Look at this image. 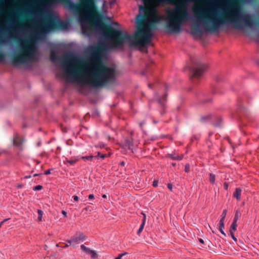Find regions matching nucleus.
Listing matches in <instances>:
<instances>
[{
    "mask_svg": "<svg viewBox=\"0 0 259 259\" xmlns=\"http://www.w3.org/2000/svg\"><path fill=\"white\" fill-rule=\"evenodd\" d=\"M105 52L97 49L90 57V62L81 64L75 56L67 58L62 63L66 80L80 85H90L93 87L104 86L115 77V70L105 66L103 60Z\"/></svg>",
    "mask_w": 259,
    "mask_h": 259,
    "instance_id": "f257e3e1",
    "label": "nucleus"
},
{
    "mask_svg": "<svg viewBox=\"0 0 259 259\" xmlns=\"http://www.w3.org/2000/svg\"><path fill=\"white\" fill-rule=\"evenodd\" d=\"M162 19V16L158 13L157 8L155 7H150L146 17L142 21V27L137 29L132 35H129L126 32L120 30L109 33L100 20H97L95 24L98 29L101 31L103 36L113 44L112 48H120L126 43H128L131 47L141 48L150 42L156 24Z\"/></svg>",
    "mask_w": 259,
    "mask_h": 259,
    "instance_id": "f03ea898",
    "label": "nucleus"
},
{
    "mask_svg": "<svg viewBox=\"0 0 259 259\" xmlns=\"http://www.w3.org/2000/svg\"><path fill=\"white\" fill-rule=\"evenodd\" d=\"M223 10L224 16L214 10L211 5L208 8L202 7L198 9L200 15L197 17V20L202 23L205 30L209 31H217L222 26L227 24H234V27L239 29L247 27L253 29L257 25L253 16L243 13L240 7L237 6Z\"/></svg>",
    "mask_w": 259,
    "mask_h": 259,
    "instance_id": "7ed1b4c3",
    "label": "nucleus"
},
{
    "mask_svg": "<svg viewBox=\"0 0 259 259\" xmlns=\"http://www.w3.org/2000/svg\"><path fill=\"white\" fill-rule=\"evenodd\" d=\"M165 18L166 26L170 33H179L183 25L190 19V15L185 3H182L181 7L176 5L173 9L167 11Z\"/></svg>",
    "mask_w": 259,
    "mask_h": 259,
    "instance_id": "20e7f679",
    "label": "nucleus"
},
{
    "mask_svg": "<svg viewBox=\"0 0 259 259\" xmlns=\"http://www.w3.org/2000/svg\"><path fill=\"white\" fill-rule=\"evenodd\" d=\"M80 5L70 2L66 7L75 12L80 10L78 16V21L83 33L88 32L90 27L91 21L96 11V7L94 0H80Z\"/></svg>",
    "mask_w": 259,
    "mask_h": 259,
    "instance_id": "39448f33",
    "label": "nucleus"
},
{
    "mask_svg": "<svg viewBox=\"0 0 259 259\" xmlns=\"http://www.w3.org/2000/svg\"><path fill=\"white\" fill-rule=\"evenodd\" d=\"M39 57L37 41L32 36H29L19 42V52L17 57L19 63L30 64L36 61Z\"/></svg>",
    "mask_w": 259,
    "mask_h": 259,
    "instance_id": "423d86ee",
    "label": "nucleus"
},
{
    "mask_svg": "<svg viewBox=\"0 0 259 259\" xmlns=\"http://www.w3.org/2000/svg\"><path fill=\"white\" fill-rule=\"evenodd\" d=\"M36 22L37 24L35 25V29L38 31V35L46 34L53 31L55 29L57 23L63 30H67L69 25L68 23L65 22H57L55 18H51L50 20L46 21L43 20L41 18H38Z\"/></svg>",
    "mask_w": 259,
    "mask_h": 259,
    "instance_id": "0eeeda50",
    "label": "nucleus"
},
{
    "mask_svg": "<svg viewBox=\"0 0 259 259\" xmlns=\"http://www.w3.org/2000/svg\"><path fill=\"white\" fill-rule=\"evenodd\" d=\"M207 68V66L205 64H198L193 70L192 76L196 78L200 77Z\"/></svg>",
    "mask_w": 259,
    "mask_h": 259,
    "instance_id": "6e6552de",
    "label": "nucleus"
},
{
    "mask_svg": "<svg viewBox=\"0 0 259 259\" xmlns=\"http://www.w3.org/2000/svg\"><path fill=\"white\" fill-rule=\"evenodd\" d=\"M144 3L151 1L155 6H159L164 3L175 4L171 0H141Z\"/></svg>",
    "mask_w": 259,
    "mask_h": 259,
    "instance_id": "1a4fd4ad",
    "label": "nucleus"
},
{
    "mask_svg": "<svg viewBox=\"0 0 259 259\" xmlns=\"http://www.w3.org/2000/svg\"><path fill=\"white\" fill-rule=\"evenodd\" d=\"M84 239V236L82 234H80L78 236H74L69 240L68 243L70 244H74V243H78L79 241Z\"/></svg>",
    "mask_w": 259,
    "mask_h": 259,
    "instance_id": "9d476101",
    "label": "nucleus"
},
{
    "mask_svg": "<svg viewBox=\"0 0 259 259\" xmlns=\"http://www.w3.org/2000/svg\"><path fill=\"white\" fill-rule=\"evenodd\" d=\"M12 23L10 25V27L12 28L17 29L19 27L17 17L15 14H14L11 18Z\"/></svg>",
    "mask_w": 259,
    "mask_h": 259,
    "instance_id": "9b49d317",
    "label": "nucleus"
},
{
    "mask_svg": "<svg viewBox=\"0 0 259 259\" xmlns=\"http://www.w3.org/2000/svg\"><path fill=\"white\" fill-rule=\"evenodd\" d=\"M50 59L53 62H56L58 60V52L56 50H52L51 52Z\"/></svg>",
    "mask_w": 259,
    "mask_h": 259,
    "instance_id": "f8f14e48",
    "label": "nucleus"
},
{
    "mask_svg": "<svg viewBox=\"0 0 259 259\" xmlns=\"http://www.w3.org/2000/svg\"><path fill=\"white\" fill-rule=\"evenodd\" d=\"M241 192V189L240 188H237L235 189V191L233 193L234 197H235L238 201L240 200Z\"/></svg>",
    "mask_w": 259,
    "mask_h": 259,
    "instance_id": "ddd939ff",
    "label": "nucleus"
},
{
    "mask_svg": "<svg viewBox=\"0 0 259 259\" xmlns=\"http://www.w3.org/2000/svg\"><path fill=\"white\" fill-rule=\"evenodd\" d=\"M79 158L80 157L79 156L73 157L69 160H66V162L68 163L71 165H74L79 160Z\"/></svg>",
    "mask_w": 259,
    "mask_h": 259,
    "instance_id": "4468645a",
    "label": "nucleus"
},
{
    "mask_svg": "<svg viewBox=\"0 0 259 259\" xmlns=\"http://www.w3.org/2000/svg\"><path fill=\"white\" fill-rule=\"evenodd\" d=\"M224 228H225L224 222H223L222 221H220L219 226V231L223 235H224L225 236L226 234L223 230Z\"/></svg>",
    "mask_w": 259,
    "mask_h": 259,
    "instance_id": "2eb2a0df",
    "label": "nucleus"
},
{
    "mask_svg": "<svg viewBox=\"0 0 259 259\" xmlns=\"http://www.w3.org/2000/svg\"><path fill=\"white\" fill-rule=\"evenodd\" d=\"M145 221H146V215L145 214H144V218H143V222H142V224L141 225V226L137 232V234L138 235H140V234L143 231L144 226L145 224Z\"/></svg>",
    "mask_w": 259,
    "mask_h": 259,
    "instance_id": "dca6fc26",
    "label": "nucleus"
},
{
    "mask_svg": "<svg viewBox=\"0 0 259 259\" xmlns=\"http://www.w3.org/2000/svg\"><path fill=\"white\" fill-rule=\"evenodd\" d=\"M237 226V224L236 222H233L232 224L231 225L230 229V233H234L236 230V228Z\"/></svg>",
    "mask_w": 259,
    "mask_h": 259,
    "instance_id": "f3484780",
    "label": "nucleus"
},
{
    "mask_svg": "<svg viewBox=\"0 0 259 259\" xmlns=\"http://www.w3.org/2000/svg\"><path fill=\"white\" fill-rule=\"evenodd\" d=\"M14 144L15 145H19L20 144V138L18 135H16L13 140Z\"/></svg>",
    "mask_w": 259,
    "mask_h": 259,
    "instance_id": "a211bd4d",
    "label": "nucleus"
},
{
    "mask_svg": "<svg viewBox=\"0 0 259 259\" xmlns=\"http://www.w3.org/2000/svg\"><path fill=\"white\" fill-rule=\"evenodd\" d=\"M37 213H38L37 221L38 222H41L42 219L43 211L40 209H38Z\"/></svg>",
    "mask_w": 259,
    "mask_h": 259,
    "instance_id": "6ab92c4d",
    "label": "nucleus"
},
{
    "mask_svg": "<svg viewBox=\"0 0 259 259\" xmlns=\"http://www.w3.org/2000/svg\"><path fill=\"white\" fill-rule=\"evenodd\" d=\"M169 156L172 159H174V160H181L182 159V157L181 156H179V155H178L177 154H170L169 155Z\"/></svg>",
    "mask_w": 259,
    "mask_h": 259,
    "instance_id": "aec40b11",
    "label": "nucleus"
},
{
    "mask_svg": "<svg viewBox=\"0 0 259 259\" xmlns=\"http://www.w3.org/2000/svg\"><path fill=\"white\" fill-rule=\"evenodd\" d=\"M215 175L212 174L209 175V181L211 183L214 184L215 183Z\"/></svg>",
    "mask_w": 259,
    "mask_h": 259,
    "instance_id": "412c9836",
    "label": "nucleus"
},
{
    "mask_svg": "<svg viewBox=\"0 0 259 259\" xmlns=\"http://www.w3.org/2000/svg\"><path fill=\"white\" fill-rule=\"evenodd\" d=\"M240 215L241 214L240 212L238 210L236 211L235 217L234 218L233 222L237 223L238 218L240 216Z\"/></svg>",
    "mask_w": 259,
    "mask_h": 259,
    "instance_id": "4be33fe9",
    "label": "nucleus"
},
{
    "mask_svg": "<svg viewBox=\"0 0 259 259\" xmlns=\"http://www.w3.org/2000/svg\"><path fill=\"white\" fill-rule=\"evenodd\" d=\"M227 210L226 209H224L223 211V213L221 215V218L220 219V221H222L223 222H224V220H225V217L226 216V214H227Z\"/></svg>",
    "mask_w": 259,
    "mask_h": 259,
    "instance_id": "5701e85b",
    "label": "nucleus"
},
{
    "mask_svg": "<svg viewBox=\"0 0 259 259\" xmlns=\"http://www.w3.org/2000/svg\"><path fill=\"white\" fill-rule=\"evenodd\" d=\"M80 247L82 250L89 253H90V251H91L88 248L86 247L84 245H81L80 246Z\"/></svg>",
    "mask_w": 259,
    "mask_h": 259,
    "instance_id": "b1692460",
    "label": "nucleus"
},
{
    "mask_svg": "<svg viewBox=\"0 0 259 259\" xmlns=\"http://www.w3.org/2000/svg\"><path fill=\"white\" fill-rule=\"evenodd\" d=\"M80 158H81V159H87V160H92V159L94 158V156H82V157H81Z\"/></svg>",
    "mask_w": 259,
    "mask_h": 259,
    "instance_id": "393cba45",
    "label": "nucleus"
},
{
    "mask_svg": "<svg viewBox=\"0 0 259 259\" xmlns=\"http://www.w3.org/2000/svg\"><path fill=\"white\" fill-rule=\"evenodd\" d=\"M220 4L224 5H228L229 4V0H219Z\"/></svg>",
    "mask_w": 259,
    "mask_h": 259,
    "instance_id": "a878e982",
    "label": "nucleus"
},
{
    "mask_svg": "<svg viewBox=\"0 0 259 259\" xmlns=\"http://www.w3.org/2000/svg\"><path fill=\"white\" fill-rule=\"evenodd\" d=\"M89 253L91 255L92 258H95L97 256L96 252L95 251L91 250Z\"/></svg>",
    "mask_w": 259,
    "mask_h": 259,
    "instance_id": "bb28decb",
    "label": "nucleus"
},
{
    "mask_svg": "<svg viewBox=\"0 0 259 259\" xmlns=\"http://www.w3.org/2000/svg\"><path fill=\"white\" fill-rule=\"evenodd\" d=\"M42 187L41 185H37L33 188V190L34 191H38V190H41L42 189Z\"/></svg>",
    "mask_w": 259,
    "mask_h": 259,
    "instance_id": "cd10ccee",
    "label": "nucleus"
},
{
    "mask_svg": "<svg viewBox=\"0 0 259 259\" xmlns=\"http://www.w3.org/2000/svg\"><path fill=\"white\" fill-rule=\"evenodd\" d=\"M52 4H58L62 2V0H52Z\"/></svg>",
    "mask_w": 259,
    "mask_h": 259,
    "instance_id": "c85d7f7f",
    "label": "nucleus"
},
{
    "mask_svg": "<svg viewBox=\"0 0 259 259\" xmlns=\"http://www.w3.org/2000/svg\"><path fill=\"white\" fill-rule=\"evenodd\" d=\"M185 170L186 172H188L190 170V165L189 164H186L185 166Z\"/></svg>",
    "mask_w": 259,
    "mask_h": 259,
    "instance_id": "c756f323",
    "label": "nucleus"
},
{
    "mask_svg": "<svg viewBox=\"0 0 259 259\" xmlns=\"http://www.w3.org/2000/svg\"><path fill=\"white\" fill-rule=\"evenodd\" d=\"M230 234H231V237L232 238V239L235 241H237V238L234 236V233H230Z\"/></svg>",
    "mask_w": 259,
    "mask_h": 259,
    "instance_id": "7c9ffc66",
    "label": "nucleus"
},
{
    "mask_svg": "<svg viewBox=\"0 0 259 259\" xmlns=\"http://www.w3.org/2000/svg\"><path fill=\"white\" fill-rule=\"evenodd\" d=\"M73 199V200L74 201H77L78 200V197L76 195H74L73 197H72Z\"/></svg>",
    "mask_w": 259,
    "mask_h": 259,
    "instance_id": "2f4dec72",
    "label": "nucleus"
},
{
    "mask_svg": "<svg viewBox=\"0 0 259 259\" xmlns=\"http://www.w3.org/2000/svg\"><path fill=\"white\" fill-rule=\"evenodd\" d=\"M98 155L99 156L102 158H104L105 157V155L101 154L100 152L98 153Z\"/></svg>",
    "mask_w": 259,
    "mask_h": 259,
    "instance_id": "473e14b6",
    "label": "nucleus"
},
{
    "mask_svg": "<svg viewBox=\"0 0 259 259\" xmlns=\"http://www.w3.org/2000/svg\"><path fill=\"white\" fill-rule=\"evenodd\" d=\"M131 143L129 141V142H127L126 145H125V147H127V148L128 149L130 148V147H131Z\"/></svg>",
    "mask_w": 259,
    "mask_h": 259,
    "instance_id": "72a5a7b5",
    "label": "nucleus"
},
{
    "mask_svg": "<svg viewBox=\"0 0 259 259\" xmlns=\"http://www.w3.org/2000/svg\"><path fill=\"white\" fill-rule=\"evenodd\" d=\"M94 195L93 194H90L89 195V199L90 200H93L94 199Z\"/></svg>",
    "mask_w": 259,
    "mask_h": 259,
    "instance_id": "f704fd0d",
    "label": "nucleus"
},
{
    "mask_svg": "<svg viewBox=\"0 0 259 259\" xmlns=\"http://www.w3.org/2000/svg\"><path fill=\"white\" fill-rule=\"evenodd\" d=\"M50 172H51V170L48 169L44 172V174L46 175H48L50 174Z\"/></svg>",
    "mask_w": 259,
    "mask_h": 259,
    "instance_id": "c9c22d12",
    "label": "nucleus"
},
{
    "mask_svg": "<svg viewBox=\"0 0 259 259\" xmlns=\"http://www.w3.org/2000/svg\"><path fill=\"white\" fill-rule=\"evenodd\" d=\"M98 147L101 148H104L105 147V145L104 144H100L99 145H98Z\"/></svg>",
    "mask_w": 259,
    "mask_h": 259,
    "instance_id": "e433bc0d",
    "label": "nucleus"
},
{
    "mask_svg": "<svg viewBox=\"0 0 259 259\" xmlns=\"http://www.w3.org/2000/svg\"><path fill=\"white\" fill-rule=\"evenodd\" d=\"M168 188L171 191H172V186L170 184H169L168 185Z\"/></svg>",
    "mask_w": 259,
    "mask_h": 259,
    "instance_id": "4c0bfd02",
    "label": "nucleus"
},
{
    "mask_svg": "<svg viewBox=\"0 0 259 259\" xmlns=\"http://www.w3.org/2000/svg\"><path fill=\"white\" fill-rule=\"evenodd\" d=\"M62 213L65 216V217H66V212L64 210H62Z\"/></svg>",
    "mask_w": 259,
    "mask_h": 259,
    "instance_id": "58836bf2",
    "label": "nucleus"
},
{
    "mask_svg": "<svg viewBox=\"0 0 259 259\" xmlns=\"http://www.w3.org/2000/svg\"><path fill=\"white\" fill-rule=\"evenodd\" d=\"M199 241L201 243H202V244H203V243H204V241H203V240L202 239H201V238L199 239Z\"/></svg>",
    "mask_w": 259,
    "mask_h": 259,
    "instance_id": "ea45409f",
    "label": "nucleus"
},
{
    "mask_svg": "<svg viewBox=\"0 0 259 259\" xmlns=\"http://www.w3.org/2000/svg\"><path fill=\"white\" fill-rule=\"evenodd\" d=\"M10 219H4L2 222H3V223L7 221H8Z\"/></svg>",
    "mask_w": 259,
    "mask_h": 259,
    "instance_id": "a19ab883",
    "label": "nucleus"
},
{
    "mask_svg": "<svg viewBox=\"0 0 259 259\" xmlns=\"http://www.w3.org/2000/svg\"><path fill=\"white\" fill-rule=\"evenodd\" d=\"M127 254V252H123V253H120L119 254H122V257L123 255H125V254Z\"/></svg>",
    "mask_w": 259,
    "mask_h": 259,
    "instance_id": "79ce46f5",
    "label": "nucleus"
},
{
    "mask_svg": "<svg viewBox=\"0 0 259 259\" xmlns=\"http://www.w3.org/2000/svg\"><path fill=\"white\" fill-rule=\"evenodd\" d=\"M71 244H70L69 243H68V241H67V243L65 245V246L66 247H67V246H69V245H70Z\"/></svg>",
    "mask_w": 259,
    "mask_h": 259,
    "instance_id": "37998d69",
    "label": "nucleus"
},
{
    "mask_svg": "<svg viewBox=\"0 0 259 259\" xmlns=\"http://www.w3.org/2000/svg\"><path fill=\"white\" fill-rule=\"evenodd\" d=\"M102 197L104 198H106V195L104 194V195H102Z\"/></svg>",
    "mask_w": 259,
    "mask_h": 259,
    "instance_id": "c03bdc74",
    "label": "nucleus"
},
{
    "mask_svg": "<svg viewBox=\"0 0 259 259\" xmlns=\"http://www.w3.org/2000/svg\"><path fill=\"white\" fill-rule=\"evenodd\" d=\"M3 59V57L2 56V55L0 54V61H1Z\"/></svg>",
    "mask_w": 259,
    "mask_h": 259,
    "instance_id": "a18cd8bd",
    "label": "nucleus"
},
{
    "mask_svg": "<svg viewBox=\"0 0 259 259\" xmlns=\"http://www.w3.org/2000/svg\"><path fill=\"white\" fill-rule=\"evenodd\" d=\"M3 224V222L0 223V228L1 227L2 225Z\"/></svg>",
    "mask_w": 259,
    "mask_h": 259,
    "instance_id": "49530a36",
    "label": "nucleus"
},
{
    "mask_svg": "<svg viewBox=\"0 0 259 259\" xmlns=\"http://www.w3.org/2000/svg\"><path fill=\"white\" fill-rule=\"evenodd\" d=\"M195 0H187V1H188V2H193Z\"/></svg>",
    "mask_w": 259,
    "mask_h": 259,
    "instance_id": "de8ad7c7",
    "label": "nucleus"
},
{
    "mask_svg": "<svg viewBox=\"0 0 259 259\" xmlns=\"http://www.w3.org/2000/svg\"><path fill=\"white\" fill-rule=\"evenodd\" d=\"M153 185H154V186H157V184H156V183H155V182H154V183H153Z\"/></svg>",
    "mask_w": 259,
    "mask_h": 259,
    "instance_id": "09e8293b",
    "label": "nucleus"
},
{
    "mask_svg": "<svg viewBox=\"0 0 259 259\" xmlns=\"http://www.w3.org/2000/svg\"><path fill=\"white\" fill-rule=\"evenodd\" d=\"M225 188L226 189H228V186L227 185H225Z\"/></svg>",
    "mask_w": 259,
    "mask_h": 259,
    "instance_id": "8fccbe9b",
    "label": "nucleus"
},
{
    "mask_svg": "<svg viewBox=\"0 0 259 259\" xmlns=\"http://www.w3.org/2000/svg\"><path fill=\"white\" fill-rule=\"evenodd\" d=\"M115 25H116L118 26V24L117 23H116L115 24Z\"/></svg>",
    "mask_w": 259,
    "mask_h": 259,
    "instance_id": "3c124183",
    "label": "nucleus"
},
{
    "mask_svg": "<svg viewBox=\"0 0 259 259\" xmlns=\"http://www.w3.org/2000/svg\"><path fill=\"white\" fill-rule=\"evenodd\" d=\"M30 176H27V177H26V178H30Z\"/></svg>",
    "mask_w": 259,
    "mask_h": 259,
    "instance_id": "603ef678",
    "label": "nucleus"
},
{
    "mask_svg": "<svg viewBox=\"0 0 259 259\" xmlns=\"http://www.w3.org/2000/svg\"><path fill=\"white\" fill-rule=\"evenodd\" d=\"M182 0H179V2H181Z\"/></svg>",
    "mask_w": 259,
    "mask_h": 259,
    "instance_id": "864d4df0",
    "label": "nucleus"
}]
</instances>
